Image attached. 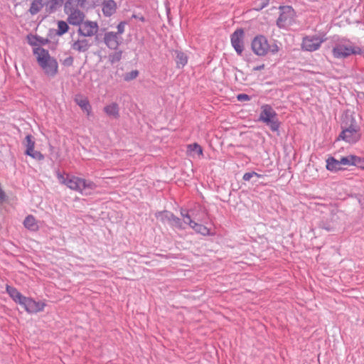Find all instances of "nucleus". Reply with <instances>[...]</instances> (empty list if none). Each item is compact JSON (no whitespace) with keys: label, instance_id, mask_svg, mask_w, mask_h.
Returning <instances> with one entry per match:
<instances>
[{"label":"nucleus","instance_id":"f257e3e1","mask_svg":"<svg viewBox=\"0 0 364 364\" xmlns=\"http://www.w3.org/2000/svg\"><path fill=\"white\" fill-rule=\"evenodd\" d=\"M6 293L13 299V301L21 306L28 314H37L43 311L46 303L42 301H36L31 297L24 296L16 288L6 285Z\"/></svg>","mask_w":364,"mask_h":364},{"label":"nucleus","instance_id":"f03ea898","mask_svg":"<svg viewBox=\"0 0 364 364\" xmlns=\"http://www.w3.org/2000/svg\"><path fill=\"white\" fill-rule=\"evenodd\" d=\"M362 49L349 39L343 38L334 43L332 54L335 58L345 59L351 55H360Z\"/></svg>","mask_w":364,"mask_h":364},{"label":"nucleus","instance_id":"7ed1b4c3","mask_svg":"<svg viewBox=\"0 0 364 364\" xmlns=\"http://www.w3.org/2000/svg\"><path fill=\"white\" fill-rule=\"evenodd\" d=\"M33 53L36 55L38 63L44 73L48 77H54L58 69L57 60L50 57L47 50L41 47L34 48Z\"/></svg>","mask_w":364,"mask_h":364},{"label":"nucleus","instance_id":"20e7f679","mask_svg":"<svg viewBox=\"0 0 364 364\" xmlns=\"http://www.w3.org/2000/svg\"><path fill=\"white\" fill-rule=\"evenodd\" d=\"M57 177L60 183L65 184L72 190L79 191L80 193L86 189L94 190L97 187L94 182L79 177L73 176H70L69 175L64 176L60 173H57Z\"/></svg>","mask_w":364,"mask_h":364},{"label":"nucleus","instance_id":"39448f33","mask_svg":"<svg viewBox=\"0 0 364 364\" xmlns=\"http://www.w3.org/2000/svg\"><path fill=\"white\" fill-rule=\"evenodd\" d=\"M251 48L253 53L258 56H264L268 53L274 55L279 50L276 42L269 43L267 38L263 35H257L253 38Z\"/></svg>","mask_w":364,"mask_h":364},{"label":"nucleus","instance_id":"423d86ee","mask_svg":"<svg viewBox=\"0 0 364 364\" xmlns=\"http://www.w3.org/2000/svg\"><path fill=\"white\" fill-rule=\"evenodd\" d=\"M277 116V112L271 105L265 104L261 106L259 121L265 123L273 132H277L280 127V123Z\"/></svg>","mask_w":364,"mask_h":364},{"label":"nucleus","instance_id":"0eeeda50","mask_svg":"<svg viewBox=\"0 0 364 364\" xmlns=\"http://www.w3.org/2000/svg\"><path fill=\"white\" fill-rule=\"evenodd\" d=\"M280 14L277 20V25L280 28H287L294 22L295 11L291 6H279Z\"/></svg>","mask_w":364,"mask_h":364},{"label":"nucleus","instance_id":"6e6552de","mask_svg":"<svg viewBox=\"0 0 364 364\" xmlns=\"http://www.w3.org/2000/svg\"><path fill=\"white\" fill-rule=\"evenodd\" d=\"M360 138L358 127L355 123H351L348 127L343 129L338 139H342L349 144H355Z\"/></svg>","mask_w":364,"mask_h":364},{"label":"nucleus","instance_id":"1a4fd4ad","mask_svg":"<svg viewBox=\"0 0 364 364\" xmlns=\"http://www.w3.org/2000/svg\"><path fill=\"white\" fill-rule=\"evenodd\" d=\"M324 41V38L318 35L306 36L302 39L301 49L309 52L316 51L320 48Z\"/></svg>","mask_w":364,"mask_h":364},{"label":"nucleus","instance_id":"9d476101","mask_svg":"<svg viewBox=\"0 0 364 364\" xmlns=\"http://www.w3.org/2000/svg\"><path fill=\"white\" fill-rule=\"evenodd\" d=\"M98 28L97 22L86 21L79 26L77 33L82 37H92L97 33Z\"/></svg>","mask_w":364,"mask_h":364},{"label":"nucleus","instance_id":"9b49d317","mask_svg":"<svg viewBox=\"0 0 364 364\" xmlns=\"http://www.w3.org/2000/svg\"><path fill=\"white\" fill-rule=\"evenodd\" d=\"M244 31L242 28L237 29L230 36L232 46L238 55H242L244 50L243 45Z\"/></svg>","mask_w":364,"mask_h":364},{"label":"nucleus","instance_id":"f8f14e48","mask_svg":"<svg viewBox=\"0 0 364 364\" xmlns=\"http://www.w3.org/2000/svg\"><path fill=\"white\" fill-rule=\"evenodd\" d=\"M68 21L70 24L80 26L85 18L84 13L79 9H71L69 10Z\"/></svg>","mask_w":364,"mask_h":364},{"label":"nucleus","instance_id":"ddd939ff","mask_svg":"<svg viewBox=\"0 0 364 364\" xmlns=\"http://www.w3.org/2000/svg\"><path fill=\"white\" fill-rule=\"evenodd\" d=\"M104 42L109 49L116 50L119 45V37L117 33L109 31L105 33Z\"/></svg>","mask_w":364,"mask_h":364},{"label":"nucleus","instance_id":"4468645a","mask_svg":"<svg viewBox=\"0 0 364 364\" xmlns=\"http://www.w3.org/2000/svg\"><path fill=\"white\" fill-rule=\"evenodd\" d=\"M91 46L90 41L85 38L73 41L71 43V48L79 53H85L89 50Z\"/></svg>","mask_w":364,"mask_h":364},{"label":"nucleus","instance_id":"2eb2a0df","mask_svg":"<svg viewBox=\"0 0 364 364\" xmlns=\"http://www.w3.org/2000/svg\"><path fill=\"white\" fill-rule=\"evenodd\" d=\"M75 103L89 116L92 112V107L86 97L77 95L75 97Z\"/></svg>","mask_w":364,"mask_h":364},{"label":"nucleus","instance_id":"dca6fc26","mask_svg":"<svg viewBox=\"0 0 364 364\" xmlns=\"http://www.w3.org/2000/svg\"><path fill=\"white\" fill-rule=\"evenodd\" d=\"M102 10L105 16H111L117 10V4L114 0H106L102 4Z\"/></svg>","mask_w":364,"mask_h":364},{"label":"nucleus","instance_id":"f3484780","mask_svg":"<svg viewBox=\"0 0 364 364\" xmlns=\"http://www.w3.org/2000/svg\"><path fill=\"white\" fill-rule=\"evenodd\" d=\"M65 0H48L46 4V11L48 14H54L58 11L63 4H65Z\"/></svg>","mask_w":364,"mask_h":364},{"label":"nucleus","instance_id":"a211bd4d","mask_svg":"<svg viewBox=\"0 0 364 364\" xmlns=\"http://www.w3.org/2000/svg\"><path fill=\"white\" fill-rule=\"evenodd\" d=\"M30 1L29 12L31 15L38 14L45 6L48 0H28Z\"/></svg>","mask_w":364,"mask_h":364},{"label":"nucleus","instance_id":"6ab92c4d","mask_svg":"<svg viewBox=\"0 0 364 364\" xmlns=\"http://www.w3.org/2000/svg\"><path fill=\"white\" fill-rule=\"evenodd\" d=\"M104 112L107 116L113 119H117L119 117V108L118 104L112 102L104 107Z\"/></svg>","mask_w":364,"mask_h":364},{"label":"nucleus","instance_id":"aec40b11","mask_svg":"<svg viewBox=\"0 0 364 364\" xmlns=\"http://www.w3.org/2000/svg\"><path fill=\"white\" fill-rule=\"evenodd\" d=\"M85 1L86 0H65L64 4V11L65 14H68L69 10L71 9H78L79 6H84Z\"/></svg>","mask_w":364,"mask_h":364},{"label":"nucleus","instance_id":"412c9836","mask_svg":"<svg viewBox=\"0 0 364 364\" xmlns=\"http://www.w3.org/2000/svg\"><path fill=\"white\" fill-rule=\"evenodd\" d=\"M360 161V158L355 155H348L347 156L342 157L339 160V163L343 166H356Z\"/></svg>","mask_w":364,"mask_h":364},{"label":"nucleus","instance_id":"4be33fe9","mask_svg":"<svg viewBox=\"0 0 364 364\" xmlns=\"http://www.w3.org/2000/svg\"><path fill=\"white\" fill-rule=\"evenodd\" d=\"M326 169L330 171H337L341 169L339 160L336 159L334 157H329L326 160Z\"/></svg>","mask_w":364,"mask_h":364},{"label":"nucleus","instance_id":"5701e85b","mask_svg":"<svg viewBox=\"0 0 364 364\" xmlns=\"http://www.w3.org/2000/svg\"><path fill=\"white\" fill-rule=\"evenodd\" d=\"M336 219L337 217L333 215L331 218V222H322L321 227L328 232L333 231L334 230H336L338 225V222Z\"/></svg>","mask_w":364,"mask_h":364},{"label":"nucleus","instance_id":"b1692460","mask_svg":"<svg viewBox=\"0 0 364 364\" xmlns=\"http://www.w3.org/2000/svg\"><path fill=\"white\" fill-rule=\"evenodd\" d=\"M23 225L26 228L30 230H36L38 229V225L34 216L29 215L26 217L23 221Z\"/></svg>","mask_w":364,"mask_h":364},{"label":"nucleus","instance_id":"393cba45","mask_svg":"<svg viewBox=\"0 0 364 364\" xmlns=\"http://www.w3.org/2000/svg\"><path fill=\"white\" fill-rule=\"evenodd\" d=\"M176 62L178 68L184 67L188 63V57L183 52L176 50Z\"/></svg>","mask_w":364,"mask_h":364},{"label":"nucleus","instance_id":"a878e982","mask_svg":"<svg viewBox=\"0 0 364 364\" xmlns=\"http://www.w3.org/2000/svg\"><path fill=\"white\" fill-rule=\"evenodd\" d=\"M25 154L37 161H42L44 159V156L40 151H36L34 148L26 149Z\"/></svg>","mask_w":364,"mask_h":364},{"label":"nucleus","instance_id":"bb28decb","mask_svg":"<svg viewBox=\"0 0 364 364\" xmlns=\"http://www.w3.org/2000/svg\"><path fill=\"white\" fill-rule=\"evenodd\" d=\"M155 215L161 222H163V223L168 222L169 223L173 216V213L169 211L164 210V211H159V212L156 213Z\"/></svg>","mask_w":364,"mask_h":364},{"label":"nucleus","instance_id":"cd10ccee","mask_svg":"<svg viewBox=\"0 0 364 364\" xmlns=\"http://www.w3.org/2000/svg\"><path fill=\"white\" fill-rule=\"evenodd\" d=\"M191 228H193L196 232L200 233L203 235H210V230L203 225L195 223L193 225H192Z\"/></svg>","mask_w":364,"mask_h":364},{"label":"nucleus","instance_id":"c85d7f7f","mask_svg":"<svg viewBox=\"0 0 364 364\" xmlns=\"http://www.w3.org/2000/svg\"><path fill=\"white\" fill-rule=\"evenodd\" d=\"M69 26L68 23L64 21H58V29L56 30V34L58 36H63L68 32Z\"/></svg>","mask_w":364,"mask_h":364},{"label":"nucleus","instance_id":"c756f323","mask_svg":"<svg viewBox=\"0 0 364 364\" xmlns=\"http://www.w3.org/2000/svg\"><path fill=\"white\" fill-rule=\"evenodd\" d=\"M188 151L191 154L194 152L198 156H203V149L198 143H193L188 145Z\"/></svg>","mask_w":364,"mask_h":364},{"label":"nucleus","instance_id":"7c9ffc66","mask_svg":"<svg viewBox=\"0 0 364 364\" xmlns=\"http://www.w3.org/2000/svg\"><path fill=\"white\" fill-rule=\"evenodd\" d=\"M48 42V39H45L41 36H33L32 39H29V43L31 46L46 45Z\"/></svg>","mask_w":364,"mask_h":364},{"label":"nucleus","instance_id":"2f4dec72","mask_svg":"<svg viewBox=\"0 0 364 364\" xmlns=\"http://www.w3.org/2000/svg\"><path fill=\"white\" fill-rule=\"evenodd\" d=\"M36 141L31 134H27L23 141V145L26 149L35 148Z\"/></svg>","mask_w":364,"mask_h":364},{"label":"nucleus","instance_id":"473e14b6","mask_svg":"<svg viewBox=\"0 0 364 364\" xmlns=\"http://www.w3.org/2000/svg\"><path fill=\"white\" fill-rule=\"evenodd\" d=\"M269 0H257L255 1L254 9L255 11H260L265 8L269 4Z\"/></svg>","mask_w":364,"mask_h":364},{"label":"nucleus","instance_id":"72a5a7b5","mask_svg":"<svg viewBox=\"0 0 364 364\" xmlns=\"http://www.w3.org/2000/svg\"><path fill=\"white\" fill-rule=\"evenodd\" d=\"M122 52L121 50L117 51L109 55V60L112 63L119 62L122 58Z\"/></svg>","mask_w":364,"mask_h":364},{"label":"nucleus","instance_id":"f704fd0d","mask_svg":"<svg viewBox=\"0 0 364 364\" xmlns=\"http://www.w3.org/2000/svg\"><path fill=\"white\" fill-rule=\"evenodd\" d=\"M172 225L176 227V228H181L182 229L183 227H182V225H183V223L181 221V220L175 216L173 214V216L171 218V221L169 222Z\"/></svg>","mask_w":364,"mask_h":364},{"label":"nucleus","instance_id":"c9c22d12","mask_svg":"<svg viewBox=\"0 0 364 364\" xmlns=\"http://www.w3.org/2000/svg\"><path fill=\"white\" fill-rule=\"evenodd\" d=\"M139 75V72L137 70H132L129 73H127L124 76L125 80H131L136 78Z\"/></svg>","mask_w":364,"mask_h":364},{"label":"nucleus","instance_id":"e433bc0d","mask_svg":"<svg viewBox=\"0 0 364 364\" xmlns=\"http://www.w3.org/2000/svg\"><path fill=\"white\" fill-rule=\"evenodd\" d=\"M125 26H126V23L124 21H122L117 25V32L116 33H117L118 36H121L122 33H124V30H125Z\"/></svg>","mask_w":364,"mask_h":364},{"label":"nucleus","instance_id":"4c0bfd02","mask_svg":"<svg viewBox=\"0 0 364 364\" xmlns=\"http://www.w3.org/2000/svg\"><path fill=\"white\" fill-rule=\"evenodd\" d=\"M251 97L247 94L241 93L237 95V100L240 102L244 101H250L251 100Z\"/></svg>","mask_w":364,"mask_h":364},{"label":"nucleus","instance_id":"58836bf2","mask_svg":"<svg viewBox=\"0 0 364 364\" xmlns=\"http://www.w3.org/2000/svg\"><path fill=\"white\" fill-rule=\"evenodd\" d=\"M183 223L188 224L191 228L192 225H193L196 222L191 219V217L189 214L186 215L183 218Z\"/></svg>","mask_w":364,"mask_h":364},{"label":"nucleus","instance_id":"ea45409f","mask_svg":"<svg viewBox=\"0 0 364 364\" xmlns=\"http://www.w3.org/2000/svg\"><path fill=\"white\" fill-rule=\"evenodd\" d=\"M254 175H257V172L252 171L245 173L242 176V179L245 181H248L254 176Z\"/></svg>","mask_w":364,"mask_h":364},{"label":"nucleus","instance_id":"a19ab883","mask_svg":"<svg viewBox=\"0 0 364 364\" xmlns=\"http://www.w3.org/2000/svg\"><path fill=\"white\" fill-rule=\"evenodd\" d=\"M73 63V57H68L63 60V65L70 66Z\"/></svg>","mask_w":364,"mask_h":364},{"label":"nucleus","instance_id":"79ce46f5","mask_svg":"<svg viewBox=\"0 0 364 364\" xmlns=\"http://www.w3.org/2000/svg\"><path fill=\"white\" fill-rule=\"evenodd\" d=\"M264 68V64H262L260 65H258V66H255L253 68L252 70L253 71H258V70H263Z\"/></svg>","mask_w":364,"mask_h":364},{"label":"nucleus","instance_id":"37998d69","mask_svg":"<svg viewBox=\"0 0 364 364\" xmlns=\"http://www.w3.org/2000/svg\"><path fill=\"white\" fill-rule=\"evenodd\" d=\"M132 17L134 18H137V19H139V21H141L142 22L145 21V18L144 16H142L135 15L134 14V15H133Z\"/></svg>","mask_w":364,"mask_h":364},{"label":"nucleus","instance_id":"c03bdc74","mask_svg":"<svg viewBox=\"0 0 364 364\" xmlns=\"http://www.w3.org/2000/svg\"><path fill=\"white\" fill-rule=\"evenodd\" d=\"M188 214H189L188 210H183V209H182V210H181V216L183 217V218H185V215H188Z\"/></svg>","mask_w":364,"mask_h":364},{"label":"nucleus","instance_id":"a18cd8bd","mask_svg":"<svg viewBox=\"0 0 364 364\" xmlns=\"http://www.w3.org/2000/svg\"><path fill=\"white\" fill-rule=\"evenodd\" d=\"M254 176H256V177H257V178H263V176H262V175L259 174V173H257V175H254Z\"/></svg>","mask_w":364,"mask_h":364}]
</instances>
